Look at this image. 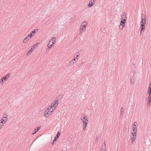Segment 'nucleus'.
<instances>
[{
    "mask_svg": "<svg viewBox=\"0 0 151 151\" xmlns=\"http://www.w3.org/2000/svg\"><path fill=\"white\" fill-rule=\"evenodd\" d=\"M81 119L83 122V129L85 130L86 128L88 122V118L86 115L83 114L81 116Z\"/></svg>",
    "mask_w": 151,
    "mask_h": 151,
    "instance_id": "nucleus-1",
    "label": "nucleus"
},
{
    "mask_svg": "<svg viewBox=\"0 0 151 151\" xmlns=\"http://www.w3.org/2000/svg\"><path fill=\"white\" fill-rule=\"evenodd\" d=\"M137 128V122H134L133 124L132 129L130 131V135H136Z\"/></svg>",
    "mask_w": 151,
    "mask_h": 151,
    "instance_id": "nucleus-2",
    "label": "nucleus"
},
{
    "mask_svg": "<svg viewBox=\"0 0 151 151\" xmlns=\"http://www.w3.org/2000/svg\"><path fill=\"white\" fill-rule=\"evenodd\" d=\"M56 41V38L55 37L52 38L48 42L47 46L49 48H51L55 43Z\"/></svg>",
    "mask_w": 151,
    "mask_h": 151,
    "instance_id": "nucleus-3",
    "label": "nucleus"
},
{
    "mask_svg": "<svg viewBox=\"0 0 151 151\" xmlns=\"http://www.w3.org/2000/svg\"><path fill=\"white\" fill-rule=\"evenodd\" d=\"M88 24V23L86 21H84L82 23L80 27V31L82 32L85 31L86 29V27Z\"/></svg>",
    "mask_w": 151,
    "mask_h": 151,
    "instance_id": "nucleus-4",
    "label": "nucleus"
},
{
    "mask_svg": "<svg viewBox=\"0 0 151 151\" xmlns=\"http://www.w3.org/2000/svg\"><path fill=\"white\" fill-rule=\"evenodd\" d=\"M11 76V74L9 73L6 75L4 77H3L0 81V83L1 84H3L4 81H6L9 77Z\"/></svg>",
    "mask_w": 151,
    "mask_h": 151,
    "instance_id": "nucleus-5",
    "label": "nucleus"
},
{
    "mask_svg": "<svg viewBox=\"0 0 151 151\" xmlns=\"http://www.w3.org/2000/svg\"><path fill=\"white\" fill-rule=\"evenodd\" d=\"M79 55L77 54L76 55H75L73 59L70 62V63L71 65H73L74 64L76 63L78 60V58L79 56Z\"/></svg>",
    "mask_w": 151,
    "mask_h": 151,
    "instance_id": "nucleus-6",
    "label": "nucleus"
},
{
    "mask_svg": "<svg viewBox=\"0 0 151 151\" xmlns=\"http://www.w3.org/2000/svg\"><path fill=\"white\" fill-rule=\"evenodd\" d=\"M126 21L124 20H121L120 24L119 26V29L120 30H122L123 28L124 27L125 25V23L126 22Z\"/></svg>",
    "mask_w": 151,
    "mask_h": 151,
    "instance_id": "nucleus-7",
    "label": "nucleus"
},
{
    "mask_svg": "<svg viewBox=\"0 0 151 151\" xmlns=\"http://www.w3.org/2000/svg\"><path fill=\"white\" fill-rule=\"evenodd\" d=\"M59 102L58 100L54 101L50 105L53 108L55 109L56 107L58 106Z\"/></svg>",
    "mask_w": 151,
    "mask_h": 151,
    "instance_id": "nucleus-8",
    "label": "nucleus"
},
{
    "mask_svg": "<svg viewBox=\"0 0 151 151\" xmlns=\"http://www.w3.org/2000/svg\"><path fill=\"white\" fill-rule=\"evenodd\" d=\"M51 114V113L46 109L44 112V116L45 118H47Z\"/></svg>",
    "mask_w": 151,
    "mask_h": 151,
    "instance_id": "nucleus-9",
    "label": "nucleus"
},
{
    "mask_svg": "<svg viewBox=\"0 0 151 151\" xmlns=\"http://www.w3.org/2000/svg\"><path fill=\"white\" fill-rule=\"evenodd\" d=\"M96 0H90L88 4V7H91L92 6H93L96 2Z\"/></svg>",
    "mask_w": 151,
    "mask_h": 151,
    "instance_id": "nucleus-10",
    "label": "nucleus"
},
{
    "mask_svg": "<svg viewBox=\"0 0 151 151\" xmlns=\"http://www.w3.org/2000/svg\"><path fill=\"white\" fill-rule=\"evenodd\" d=\"M8 115L6 114H4L3 117L1 119L3 120L4 122H6L8 121Z\"/></svg>",
    "mask_w": 151,
    "mask_h": 151,
    "instance_id": "nucleus-11",
    "label": "nucleus"
},
{
    "mask_svg": "<svg viewBox=\"0 0 151 151\" xmlns=\"http://www.w3.org/2000/svg\"><path fill=\"white\" fill-rule=\"evenodd\" d=\"M136 135L133 136L132 135H130V137L131 138V142L132 143H134L135 141V140L136 139Z\"/></svg>",
    "mask_w": 151,
    "mask_h": 151,
    "instance_id": "nucleus-12",
    "label": "nucleus"
},
{
    "mask_svg": "<svg viewBox=\"0 0 151 151\" xmlns=\"http://www.w3.org/2000/svg\"><path fill=\"white\" fill-rule=\"evenodd\" d=\"M146 19L145 17L144 16H142V21L141 22V25L143 24V25H145L146 24Z\"/></svg>",
    "mask_w": 151,
    "mask_h": 151,
    "instance_id": "nucleus-13",
    "label": "nucleus"
},
{
    "mask_svg": "<svg viewBox=\"0 0 151 151\" xmlns=\"http://www.w3.org/2000/svg\"><path fill=\"white\" fill-rule=\"evenodd\" d=\"M6 122H4L3 120L1 119L0 120V130L4 126V124Z\"/></svg>",
    "mask_w": 151,
    "mask_h": 151,
    "instance_id": "nucleus-14",
    "label": "nucleus"
},
{
    "mask_svg": "<svg viewBox=\"0 0 151 151\" xmlns=\"http://www.w3.org/2000/svg\"><path fill=\"white\" fill-rule=\"evenodd\" d=\"M47 110L52 113L55 109L53 108L50 106L48 107Z\"/></svg>",
    "mask_w": 151,
    "mask_h": 151,
    "instance_id": "nucleus-15",
    "label": "nucleus"
},
{
    "mask_svg": "<svg viewBox=\"0 0 151 151\" xmlns=\"http://www.w3.org/2000/svg\"><path fill=\"white\" fill-rule=\"evenodd\" d=\"M34 48L32 47L31 49L27 52L26 54V55L27 56L29 55L34 50Z\"/></svg>",
    "mask_w": 151,
    "mask_h": 151,
    "instance_id": "nucleus-16",
    "label": "nucleus"
},
{
    "mask_svg": "<svg viewBox=\"0 0 151 151\" xmlns=\"http://www.w3.org/2000/svg\"><path fill=\"white\" fill-rule=\"evenodd\" d=\"M147 93L149 95H151V82L150 83L148 88Z\"/></svg>",
    "mask_w": 151,
    "mask_h": 151,
    "instance_id": "nucleus-17",
    "label": "nucleus"
},
{
    "mask_svg": "<svg viewBox=\"0 0 151 151\" xmlns=\"http://www.w3.org/2000/svg\"><path fill=\"white\" fill-rule=\"evenodd\" d=\"M126 18L125 13H123L122 15L121 20H124L126 21Z\"/></svg>",
    "mask_w": 151,
    "mask_h": 151,
    "instance_id": "nucleus-18",
    "label": "nucleus"
},
{
    "mask_svg": "<svg viewBox=\"0 0 151 151\" xmlns=\"http://www.w3.org/2000/svg\"><path fill=\"white\" fill-rule=\"evenodd\" d=\"M135 78L134 76H132L131 78L130 83L132 84L134 83L135 82Z\"/></svg>",
    "mask_w": 151,
    "mask_h": 151,
    "instance_id": "nucleus-19",
    "label": "nucleus"
},
{
    "mask_svg": "<svg viewBox=\"0 0 151 151\" xmlns=\"http://www.w3.org/2000/svg\"><path fill=\"white\" fill-rule=\"evenodd\" d=\"M29 40V38L27 36L23 40V42L24 43H26L28 42Z\"/></svg>",
    "mask_w": 151,
    "mask_h": 151,
    "instance_id": "nucleus-20",
    "label": "nucleus"
},
{
    "mask_svg": "<svg viewBox=\"0 0 151 151\" xmlns=\"http://www.w3.org/2000/svg\"><path fill=\"white\" fill-rule=\"evenodd\" d=\"M60 133L59 132H58L57 133L55 137V139L54 140V142L59 137V136L60 135Z\"/></svg>",
    "mask_w": 151,
    "mask_h": 151,
    "instance_id": "nucleus-21",
    "label": "nucleus"
},
{
    "mask_svg": "<svg viewBox=\"0 0 151 151\" xmlns=\"http://www.w3.org/2000/svg\"><path fill=\"white\" fill-rule=\"evenodd\" d=\"M147 100L148 101V104H150L151 102V95H149L148 96L147 99Z\"/></svg>",
    "mask_w": 151,
    "mask_h": 151,
    "instance_id": "nucleus-22",
    "label": "nucleus"
},
{
    "mask_svg": "<svg viewBox=\"0 0 151 151\" xmlns=\"http://www.w3.org/2000/svg\"><path fill=\"white\" fill-rule=\"evenodd\" d=\"M40 127H38L37 129H35L34 130V131H33L32 134H35L37 131H38L39 130H40Z\"/></svg>",
    "mask_w": 151,
    "mask_h": 151,
    "instance_id": "nucleus-23",
    "label": "nucleus"
},
{
    "mask_svg": "<svg viewBox=\"0 0 151 151\" xmlns=\"http://www.w3.org/2000/svg\"><path fill=\"white\" fill-rule=\"evenodd\" d=\"M34 36V35L33 34H32L31 32L30 34H29L28 35H27V36L28 38H29V39L30 40L32 38V37Z\"/></svg>",
    "mask_w": 151,
    "mask_h": 151,
    "instance_id": "nucleus-24",
    "label": "nucleus"
},
{
    "mask_svg": "<svg viewBox=\"0 0 151 151\" xmlns=\"http://www.w3.org/2000/svg\"><path fill=\"white\" fill-rule=\"evenodd\" d=\"M144 26H145L144 25H143V24L141 25V29L140 33H141L142 31H143V29L145 28Z\"/></svg>",
    "mask_w": 151,
    "mask_h": 151,
    "instance_id": "nucleus-25",
    "label": "nucleus"
},
{
    "mask_svg": "<svg viewBox=\"0 0 151 151\" xmlns=\"http://www.w3.org/2000/svg\"><path fill=\"white\" fill-rule=\"evenodd\" d=\"M38 43H37L35 44L32 47H33V48H34V49L35 50V49L37 47V46L38 45Z\"/></svg>",
    "mask_w": 151,
    "mask_h": 151,
    "instance_id": "nucleus-26",
    "label": "nucleus"
},
{
    "mask_svg": "<svg viewBox=\"0 0 151 151\" xmlns=\"http://www.w3.org/2000/svg\"><path fill=\"white\" fill-rule=\"evenodd\" d=\"M38 31V30L37 29H36L34 30L33 31H32L31 32V33L33 34H35L36 32H37Z\"/></svg>",
    "mask_w": 151,
    "mask_h": 151,
    "instance_id": "nucleus-27",
    "label": "nucleus"
},
{
    "mask_svg": "<svg viewBox=\"0 0 151 151\" xmlns=\"http://www.w3.org/2000/svg\"><path fill=\"white\" fill-rule=\"evenodd\" d=\"M101 151H106V150L105 148H104L101 149Z\"/></svg>",
    "mask_w": 151,
    "mask_h": 151,
    "instance_id": "nucleus-28",
    "label": "nucleus"
},
{
    "mask_svg": "<svg viewBox=\"0 0 151 151\" xmlns=\"http://www.w3.org/2000/svg\"><path fill=\"white\" fill-rule=\"evenodd\" d=\"M121 111L122 112V113H123V111H124V109H123V108H122L121 109Z\"/></svg>",
    "mask_w": 151,
    "mask_h": 151,
    "instance_id": "nucleus-29",
    "label": "nucleus"
}]
</instances>
